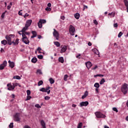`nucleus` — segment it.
<instances>
[{
  "label": "nucleus",
  "mask_w": 128,
  "mask_h": 128,
  "mask_svg": "<svg viewBox=\"0 0 128 128\" xmlns=\"http://www.w3.org/2000/svg\"><path fill=\"white\" fill-rule=\"evenodd\" d=\"M32 22V20H28L25 24V26L22 28V31L19 32H26V30H28V26H30Z\"/></svg>",
  "instance_id": "obj_1"
},
{
  "label": "nucleus",
  "mask_w": 128,
  "mask_h": 128,
  "mask_svg": "<svg viewBox=\"0 0 128 128\" xmlns=\"http://www.w3.org/2000/svg\"><path fill=\"white\" fill-rule=\"evenodd\" d=\"M15 36L14 34H10V35H7L6 36V40L8 42V44L10 46H12V40L14 38Z\"/></svg>",
  "instance_id": "obj_2"
},
{
  "label": "nucleus",
  "mask_w": 128,
  "mask_h": 128,
  "mask_svg": "<svg viewBox=\"0 0 128 128\" xmlns=\"http://www.w3.org/2000/svg\"><path fill=\"white\" fill-rule=\"evenodd\" d=\"M121 90L123 92L124 94H126L128 92V84H124L121 88Z\"/></svg>",
  "instance_id": "obj_3"
},
{
  "label": "nucleus",
  "mask_w": 128,
  "mask_h": 128,
  "mask_svg": "<svg viewBox=\"0 0 128 128\" xmlns=\"http://www.w3.org/2000/svg\"><path fill=\"white\" fill-rule=\"evenodd\" d=\"M94 114L98 118H106V115L100 112H96Z\"/></svg>",
  "instance_id": "obj_4"
},
{
  "label": "nucleus",
  "mask_w": 128,
  "mask_h": 128,
  "mask_svg": "<svg viewBox=\"0 0 128 128\" xmlns=\"http://www.w3.org/2000/svg\"><path fill=\"white\" fill-rule=\"evenodd\" d=\"M50 87L48 86L46 88H42L40 89V92H47L48 94H50Z\"/></svg>",
  "instance_id": "obj_5"
},
{
  "label": "nucleus",
  "mask_w": 128,
  "mask_h": 128,
  "mask_svg": "<svg viewBox=\"0 0 128 128\" xmlns=\"http://www.w3.org/2000/svg\"><path fill=\"white\" fill-rule=\"evenodd\" d=\"M88 106V102L86 101L80 102L79 106H80V108H82V106Z\"/></svg>",
  "instance_id": "obj_6"
},
{
  "label": "nucleus",
  "mask_w": 128,
  "mask_h": 128,
  "mask_svg": "<svg viewBox=\"0 0 128 128\" xmlns=\"http://www.w3.org/2000/svg\"><path fill=\"white\" fill-rule=\"evenodd\" d=\"M8 62L6 60L4 61L3 63L0 65V70H4Z\"/></svg>",
  "instance_id": "obj_7"
},
{
  "label": "nucleus",
  "mask_w": 128,
  "mask_h": 128,
  "mask_svg": "<svg viewBox=\"0 0 128 128\" xmlns=\"http://www.w3.org/2000/svg\"><path fill=\"white\" fill-rule=\"evenodd\" d=\"M20 114L18 113L16 114L14 116V120L16 122H20Z\"/></svg>",
  "instance_id": "obj_8"
},
{
  "label": "nucleus",
  "mask_w": 128,
  "mask_h": 128,
  "mask_svg": "<svg viewBox=\"0 0 128 128\" xmlns=\"http://www.w3.org/2000/svg\"><path fill=\"white\" fill-rule=\"evenodd\" d=\"M7 86L8 88V90H14V86L12 85V84H8Z\"/></svg>",
  "instance_id": "obj_9"
},
{
  "label": "nucleus",
  "mask_w": 128,
  "mask_h": 128,
  "mask_svg": "<svg viewBox=\"0 0 128 128\" xmlns=\"http://www.w3.org/2000/svg\"><path fill=\"white\" fill-rule=\"evenodd\" d=\"M86 66L88 68V70H90L92 66V64L90 62H86Z\"/></svg>",
  "instance_id": "obj_10"
},
{
  "label": "nucleus",
  "mask_w": 128,
  "mask_h": 128,
  "mask_svg": "<svg viewBox=\"0 0 128 128\" xmlns=\"http://www.w3.org/2000/svg\"><path fill=\"white\" fill-rule=\"evenodd\" d=\"M67 48H68L66 46H61V50H60V52L61 53L65 52L66 51Z\"/></svg>",
  "instance_id": "obj_11"
},
{
  "label": "nucleus",
  "mask_w": 128,
  "mask_h": 128,
  "mask_svg": "<svg viewBox=\"0 0 128 128\" xmlns=\"http://www.w3.org/2000/svg\"><path fill=\"white\" fill-rule=\"evenodd\" d=\"M9 64V66L11 68H14V62L10 61V60H9L8 62Z\"/></svg>",
  "instance_id": "obj_12"
},
{
  "label": "nucleus",
  "mask_w": 128,
  "mask_h": 128,
  "mask_svg": "<svg viewBox=\"0 0 128 128\" xmlns=\"http://www.w3.org/2000/svg\"><path fill=\"white\" fill-rule=\"evenodd\" d=\"M69 31L70 32H76V29H74V26H72V25H70Z\"/></svg>",
  "instance_id": "obj_13"
},
{
  "label": "nucleus",
  "mask_w": 128,
  "mask_h": 128,
  "mask_svg": "<svg viewBox=\"0 0 128 128\" xmlns=\"http://www.w3.org/2000/svg\"><path fill=\"white\" fill-rule=\"evenodd\" d=\"M12 44H14V46H18L20 44V39L16 38L14 41L12 42Z\"/></svg>",
  "instance_id": "obj_14"
},
{
  "label": "nucleus",
  "mask_w": 128,
  "mask_h": 128,
  "mask_svg": "<svg viewBox=\"0 0 128 128\" xmlns=\"http://www.w3.org/2000/svg\"><path fill=\"white\" fill-rule=\"evenodd\" d=\"M22 40L24 44H30V40H28V38H25L24 39Z\"/></svg>",
  "instance_id": "obj_15"
},
{
  "label": "nucleus",
  "mask_w": 128,
  "mask_h": 128,
  "mask_svg": "<svg viewBox=\"0 0 128 128\" xmlns=\"http://www.w3.org/2000/svg\"><path fill=\"white\" fill-rule=\"evenodd\" d=\"M20 34H22V40H24V38H28V37H26V34H28V33H22V34H20V33H19Z\"/></svg>",
  "instance_id": "obj_16"
},
{
  "label": "nucleus",
  "mask_w": 128,
  "mask_h": 128,
  "mask_svg": "<svg viewBox=\"0 0 128 128\" xmlns=\"http://www.w3.org/2000/svg\"><path fill=\"white\" fill-rule=\"evenodd\" d=\"M53 34H54V38H56V40H58V38H60V34H58V33L54 32Z\"/></svg>",
  "instance_id": "obj_17"
},
{
  "label": "nucleus",
  "mask_w": 128,
  "mask_h": 128,
  "mask_svg": "<svg viewBox=\"0 0 128 128\" xmlns=\"http://www.w3.org/2000/svg\"><path fill=\"white\" fill-rule=\"evenodd\" d=\"M92 51L94 52V54H97L98 56L100 55V52L98 49L94 48L92 49Z\"/></svg>",
  "instance_id": "obj_18"
},
{
  "label": "nucleus",
  "mask_w": 128,
  "mask_h": 128,
  "mask_svg": "<svg viewBox=\"0 0 128 128\" xmlns=\"http://www.w3.org/2000/svg\"><path fill=\"white\" fill-rule=\"evenodd\" d=\"M88 91L85 92L84 94L82 96V100H84V98H86L88 96Z\"/></svg>",
  "instance_id": "obj_19"
},
{
  "label": "nucleus",
  "mask_w": 128,
  "mask_h": 128,
  "mask_svg": "<svg viewBox=\"0 0 128 128\" xmlns=\"http://www.w3.org/2000/svg\"><path fill=\"white\" fill-rule=\"evenodd\" d=\"M58 61L60 62H61L62 64H64V57H60L58 58Z\"/></svg>",
  "instance_id": "obj_20"
},
{
  "label": "nucleus",
  "mask_w": 128,
  "mask_h": 128,
  "mask_svg": "<svg viewBox=\"0 0 128 128\" xmlns=\"http://www.w3.org/2000/svg\"><path fill=\"white\" fill-rule=\"evenodd\" d=\"M38 62V58H36L34 57L32 59V62H33V64H36Z\"/></svg>",
  "instance_id": "obj_21"
},
{
  "label": "nucleus",
  "mask_w": 128,
  "mask_h": 128,
  "mask_svg": "<svg viewBox=\"0 0 128 128\" xmlns=\"http://www.w3.org/2000/svg\"><path fill=\"white\" fill-rule=\"evenodd\" d=\"M41 124L42 126V128H46V123L44 122V120H41Z\"/></svg>",
  "instance_id": "obj_22"
},
{
  "label": "nucleus",
  "mask_w": 128,
  "mask_h": 128,
  "mask_svg": "<svg viewBox=\"0 0 128 128\" xmlns=\"http://www.w3.org/2000/svg\"><path fill=\"white\" fill-rule=\"evenodd\" d=\"M38 26L39 28H42V22H40V21L39 20V22L38 23Z\"/></svg>",
  "instance_id": "obj_23"
},
{
  "label": "nucleus",
  "mask_w": 128,
  "mask_h": 128,
  "mask_svg": "<svg viewBox=\"0 0 128 128\" xmlns=\"http://www.w3.org/2000/svg\"><path fill=\"white\" fill-rule=\"evenodd\" d=\"M80 14H79V13H76V14H74V18H76V20H78V18H80Z\"/></svg>",
  "instance_id": "obj_24"
},
{
  "label": "nucleus",
  "mask_w": 128,
  "mask_h": 128,
  "mask_svg": "<svg viewBox=\"0 0 128 128\" xmlns=\"http://www.w3.org/2000/svg\"><path fill=\"white\" fill-rule=\"evenodd\" d=\"M104 82H106V80H104V78H102L100 82V84H104Z\"/></svg>",
  "instance_id": "obj_25"
},
{
  "label": "nucleus",
  "mask_w": 128,
  "mask_h": 128,
  "mask_svg": "<svg viewBox=\"0 0 128 128\" xmlns=\"http://www.w3.org/2000/svg\"><path fill=\"white\" fill-rule=\"evenodd\" d=\"M12 84H13V86H14V88H16V86H19L20 88L22 86H20L18 83H13Z\"/></svg>",
  "instance_id": "obj_26"
},
{
  "label": "nucleus",
  "mask_w": 128,
  "mask_h": 128,
  "mask_svg": "<svg viewBox=\"0 0 128 128\" xmlns=\"http://www.w3.org/2000/svg\"><path fill=\"white\" fill-rule=\"evenodd\" d=\"M49 82L51 84H54V80L52 78H50L49 79Z\"/></svg>",
  "instance_id": "obj_27"
},
{
  "label": "nucleus",
  "mask_w": 128,
  "mask_h": 128,
  "mask_svg": "<svg viewBox=\"0 0 128 128\" xmlns=\"http://www.w3.org/2000/svg\"><path fill=\"white\" fill-rule=\"evenodd\" d=\"M94 88H100V84L98 82H96L94 84Z\"/></svg>",
  "instance_id": "obj_28"
},
{
  "label": "nucleus",
  "mask_w": 128,
  "mask_h": 128,
  "mask_svg": "<svg viewBox=\"0 0 128 128\" xmlns=\"http://www.w3.org/2000/svg\"><path fill=\"white\" fill-rule=\"evenodd\" d=\"M124 5L126 6V8H128V0H124Z\"/></svg>",
  "instance_id": "obj_29"
},
{
  "label": "nucleus",
  "mask_w": 128,
  "mask_h": 128,
  "mask_svg": "<svg viewBox=\"0 0 128 128\" xmlns=\"http://www.w3.org/2000/svg\"><path fill=\"white\" fill-rule=\"evenodd\" d=\"M37 74H42V70H38L36 71Z\"/></svg>",
  "instance_id": "obj_30"
},
{
  "label": "nucleus",
  "mask_w": 128,
  "mask_h": 128,
  "mask_svg": "<svg viewBox=\"0 0 128 128\" xmlns=\"http://www.w3.org/2000/svg\"><path fill=\"white\" fill-rule=\"evenodd\" d=\"M13 78L14 80H20V76H14L13 77Z\"/></svg>",
  "instance_id": "obj_31"
},
{
  "label": "nucleus",
  "mask_w": 128,
  "mask_h": 128,
  "mask_svg": "<svg viewBox=\"0 0 128 128\" xmlns=\"http://www.w3.org/2000/svg\"><path fill=\"white\" fill-rule=\"evenodd\" d=\"M1 43L2 44H4V46H6L8 44V42L6 40H3L1 42Z\"/></svg>",
  "instance_id": "obj_32"
},
{
  "label": "nucleus",
  "mask_w": 128,
  "mask_h": 128,
  "mask_svg": "<svg viewBox=\"0 0 128 128\" xmlns=\"http://www.w3.org/2000/svg\"><path fill=\"white\" fill-rule=\"evenodd\" d=\"M39 21L42 24H46V20L40 19Z\"/></svg>",
  "instance_id": "obj_33"
},
{
  "label": "nucleus",
  "mask_w": 128,
  "mask_h": 128,
  "mask_svg": "<svg viewBox=\"0 0 128 128\" xmlns=\"http://www.w3.org/2000/svg\"><path fill=\"white\" fill-rule=\"evenodd\" d=\"M54 44L55 46H56L58 47L60 46V42H54Z\"/></svg>",
  "instance_id": "obj_34"
},
{
  "label": "nucleus",
  "mask_w": 128,
  "mask_h": 128,
  "mask_svg": "<svg viewBox=\"0 0 128 128\" xmlns=\"http://www.w3.org/2000/svg\"><path fill=\"white\" fill-rule=\"evenodd\" d=\"M12 3L10 2V5L7 6V9L10 10V8H12Z\"/></svg>",
  "instance_id": "obj_35"
},
{
  "label": "nucleus",
  "mask_w": 128,
  "mask_h": 128,
  "mask_svg": "<svg viewBox=\"0 0 128 128\" xmlns=\"http://www.w3.org/2000/svg\"><path fill=\"white\" fill-rule=\"evenodd\" d=\"M96 76H100V77H104V74H96V75H94V78H96Z\"/></svg>",
  "instance_id": "obj_36"
},
{
  "label": "nucleus",
  "mask_w": 128,
  "mask_h": 128,
  "mask_svg": "<svg viewBox=\"0 0 128 128\" xmlns=\"http://www.w3.org/2000/svg\"><path fill=\"white\" fill-rule=\"evenodd\" d=\"M45 100H50V97L49 96H46L44 98Z\"/></svg>",
  "instance_id": "obj_37"
},
{
  "label": "nucleus",
  "mask_w": 128,
  "mask_h": 128,
  "mask_svg": "<svg viewBox=\"0 0 128 128\" xmlns=\"http://www.w3.org/2000/svg\"><path fill=\"white\" fill-rule=\"evenodd\" d=\"M68 76L67 74L64 76V80H65V82H66L68 80Z\"/></svg>",
  "instance_id": "obj_38"
},
{
  "label": "nucleus",
  "mask_w": 128,
  "mask_h": 128,
  "mask_svg": "<svg viewBox=\"0 0 128 128\" xmlns=\"http://www.w3.org/2000/svg\"><path fill=\"white\" fill-rule=\"evenodd\" d=\"M82 122H80L78 126H77V128H82Z\"/></svg>",
  "instance_id": "obj_39"
},
{
  "label": "nucleus",
  "mask_w": 128,
  "mask_h": 128,
  "mask_svg": "<svg viewBox=\"0 0 128 128\" xmlns=\"http://www.w3.org/2000/svg\"><path fill=\"white\" fill-rule=\"evenodd\" d=\"M45 10L46 12H50L52 10V8L50 7H46Z\"/></svg>",
  "instance_id": "obj_40"
},
{
  "label": "nucleus",
  "mask_w": 128,
  "mask_h": 128,
  "mask_svg": "<svg viewBox=\"0 0 128 128\" xmlns=\"http://www.w3.org/2000/svg\"><path fill=\"white\" fill-rule=\"evenodd\" d=\"M42 84H44V82H42V80L39 81V82H38V86H42Z\"/></svg>",
  "instance_id": "obj_41"
},
{
  "label": "nucleus",
  "mask_w": 128,
  "mask_h": 128,
  "mask_svg": "<svg viewBox=\"0 0 128 128\" xmlns=\"http://www.w3.org/2000/svg\"><path fill=\"white\" fill-rule=\"evenodd\" d=\"M38 58L40 60H42V58H44V56H42V55H38Z\"/></svg>",
  "instance_id": "obj_42"
},
{
  "label": "nucleus",
  "mask_w": 128,
  "mask_h": 128,
  "mask_svg": "<svg viewBox=\"0 0 128 128\" xmlns=\"http://www.w3.org/2000/svg\"><path fill=\"white\" fill-rule=\"evenodd\" d=\"M35 107L37 108H42V106L39 104H36L35 105Z\"/></svg>",
  "instance_id": "obj_43"
},
{
  "label": "nucleus",
  "mask_w": 128,
  "mask_h": 128,
  "mask_svg": "<svg viewBox=\"0 0 128 128\" xmlns=\"http://www.w3.org/2000/svg\"><path fill=\"white\" fill-rule=\"evenodd\" d=\"M6 11H5L4 12H3L1 16V18H4V16L6 14Z\"/></svg>",
  "instance_id": "obj_44"
},
{
  "label": "nucleus",
  "mask_w": 128,
  "mask_h": 128,
  "mask_svg": "<svg viewBox=\"0 0 128 128\" xmlns=\"http://www.w3.org/2000/svg\"><path fill=\"white\" fill-rule=\"evenodd\" d=\"M30 98H32V96L30 95H28L26 100H30Z\"/></svg>",
  "instance_id": "obj_45"
},
{
  "label": "nucleus",
  "mask_w": 128,
  "mask_h": 128,
  "mask_svg": "<svg viewBox=\"0 0 128 128\" xmlns=\"http://www.w3.org/2000/svg\"><path fill=\"white\" fill-rule=\"evenodd\" d=\"M36 33L34 32L33 36H31V38H36Z\"/></svg>",
  "instance_id": "obj_46"
},
{
  "label": "nucleus",
  "mask_w": 128,
  "mask_h": 128,
  "mask_svg": "<svg viewBox=\"0 0 128 128\" xmlns=\"http://www.w3.org/2000/svg\"><path fill=\"white\" fill-rule=\"evenodd\" d=\"M36 33L34 32L33 36H31V38H36Z\"/></svg>",
  "instance_id": "obj_47"
},
{
  "label": "nucleus",
  "mask_w": 128,
  "mask_h": 128,
  "mask_svg": "<svg viewBox=\"0 0 128 128\" xmlns=\"http://www.w3.org/2000/svg\"><path fill=\"white\" fill-rule=\"evenodd\" d=\"M112 110L114 112H118V108H113Z\"/></svg>",
  "instance_id": "obj_48"
},
{
  "label": "nucleus",
  "mask_w": 128,
  "mask_h": 128,
  "mask_svg": "<svg viewBox=\"0 0 128 128\" xmlns=\"http://www.w3.org/2000/svg\"><path fill=\"white\" fill-rule=\"evenodd\" d=\"M9 128H14V123L12 122L9 125Z\"/></svg>",
  "instance_id": "obj_49"
},
{
  "label": "nucleus",
  "mask_w": 128,
  "mask_h": 128,
  "mask_svg": "<svg viewBox=\"0 0 128 128\" xmlns=\"http://www.w3.org/2000/svg\"><path fill=\"white\" fill-rule=\"evenodd\" d=\"M26 94L28 96H30V90H26Z\"/></svg>",
  "instance_id": "obj_50"
},
{
  "label": "nucleus",
  "mask_w": 128,
  "mask_h": 128,
  "mask_svg": "<svg viewBox=\"0 0 128 128\" xmlns=\"http://www.w3.org/2000/svg\"><path fill=\"white\" fill-rule=\"evenodd\" d=\"M122 36V33L120 32L118 34V38H120V36Z\"/></svg>",
  "instance_id": "obj_51"
},
{
  "label": "nucleus",
  "mask_w": 128,
  "mask_h": 128,
  "mask_svg": "<svg viewBox=\"0 0 128 128\" xmlns=\"http://www.w3.org/2000/svg\"><path fill=\"white\" fill-rule=\"evenodd\" d=\"M94 22L95 24H98V22L96 21V20H94Z\"/></svg>",
  "instance_id": "obj_52"
},
{
  "label": "nucleus",
  "mask_w": 128,
  "mask_h": 128,
  "mask_svg": "<svg viewBox=\"0 0 128 128\" xmlns=\"http://www.w3.org/2000/svg\"><path fill=\"white\" fill-rule=\"evenodd\" d=\"M60 18L61 20H64V18H65L64 16H61Z\"/></svg>",
  "instance_id": "obj_53"
},
{
  "label": "nucleus",
  "mask_w": 128,
  "mask_h": 128,
  "mask_svg": "<svg viewBox=\"0 0 128 128\" xmlns=\"http://www.w3.org/2000/svg\"><path fill=\"white\" fill-rule=\"evenodd\" d=\"M80 54H78V55H77V56H76V58H80Z\"/></svg>",
  "instance_id": "obj_54"
},
{
  "label": "nucleus",
  "mask_w": 128,
  "mask_h": 128,
  "mask_svg": "<svg viewBox=\"0 0 128 128\" xmlns=\"http://www.w3.org/2000/svg\"><path fill=\"white\" fill-rule=\"evenodd\" d=\"M48 8H50V6H52V4L50 3H48V4H47Z\"/></svg>",
  "instance_id": "obj_55"
},
{
  "label": "nucleus",
  "mask_w": 128,
  "mask_h": 128,
  "mask_svg": "<svg viewBox=\"0 0 128 128\" xmlns=\"http://www.w3.org/2000/svg\"><path fill=\"white\" fill-rule=\"evenodd\" d=\"M20 12H22V10L19 11L18 14L19 16H22V13Z\"/></svg>",
  "instance_id": "obj_56"
},
{
  "label": "nucleus",
  "mask_w": 128,
  "mask_h": 128,
  "mask_svg": "<svg viewBox=\"0 0 128 128\" xmlns=\"http://www.w3.org/2000/svg\"><path fill=\"white\" fill-rule=\"evenodd\" d=\"M114 28H118V24L116 23L114 24Z\"/></svg>",
  "instance_id": "obj_57"
},
{
  "label": "nucleus",
  "mask_w": 128,
  "mask_h": 128,
  "mask_svg": "<svg viewBox=\"0 0 128 128\" xmlns=\"http://www.w3.org/2000/svg\"><path fill=\"white\" fill-rule=\"evenodd\" d=\"M84 10H86V8H88V6H86V5H84Z\"/></svg>",
  "instance_id": "obj_58"
},
{
  "label": "nucleus",
  "mask_w": 128,
  "mask_h": 128,
  "mask_svg": "<svg viewBox=\"0 0 128 128\" xmlns=\"http://www.w3.org/2000/svg\"><path fill=\"white\" fill-rule=\"evenodd\" d=\"M24 128H30V127L28 126H24Z\"/></svg>",
  "instance_id": "obj_59"
},
{
  "label": "nucleus",
  "mask_w": 128,
  "mask_h": 128,
  "mask_svg": "<svg viewBox=\"0 0 128 128\" xmlns=\"http://www.w3.org/2000/svg\"><path fill=\"white\" fill-rule=\"evenodd\" d=\"M38 51H41L42 50V48H40V47H38L37 49Z\"/></svg>",
  "instance_id": "obj_60"
},
{
  "label": "nucleus",
  "mask_w": 128,
  "mask_h": 128,
  "mask_svg": "<svg viewBox=\"0 0 128 128\" xmlns=\"http://www.w3.org/2000/svg\"><path fill=\"white\" fill-rule=\"evenodd\" d=\"M72 108H76V104H72Z\"/></svg>",
  "instance_id": "obj_61"
},
{
  "label": "nucleus",
  "mask_w": 128,
  "mask_h": 128,
  "mask_svg": "<svg viewBox=\"0 0 128 128\" xmlns=\"http://www.w3.org/2000/svg\"><path fill=\"white\" fill-rule=\"evenodd\" d=\"M95 90L97 93H98V88H96Z\"/></svg>",
  "instance_id": "obj_62"
},
{
  "label": "nucleus",
  "mask_w": 128,
  "mask_h": 128,
  "mask_svg": "<svg viewBox=\"0 0 128 128\" xmlns=\"http://www.w3.org/2000/svg\"><path fill=\"white\" fill-rule=\"evenodd\" d=\"M96 68H98V66H95L94 68H92V70H96Z\"/></svg>",
  "instance_id": "obj_63"
},
{
  "label": "nucleus",
  "mask_w": 128,
  "mask_h": 128,
  "mask_svg": "<svg viewBox=\"0 0 128 128\" xmlns=\"http://www.w3.org/2000/svg\"><path fill=\"white\" fill-rule=\"evenodd\" d=\"M26 16H28V13H26L24 16V18H26Z\"/></svg>",
  "instance_id": "obj_64"
}]
</instances>
